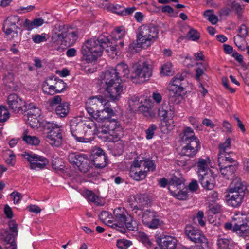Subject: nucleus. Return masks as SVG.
<instances>
[{
  "label": "nucleus",
  "mask_w": 249,
  "mask_h": 249,
  "mask_svg": "<svg viewBox=\"0 0 249 249\" xmlns=\"http://www.w3.org/2000/svg\"><path fill=\"white\" fill-rule=\"evenodd\" d=\"M155 212L147 210L142 214V222L143 224L149 228H157L159 225V220L155 218Z\"/></svg>",
  "instance_id": "22"
},
{
  "label": "nucleus",
  "mask_w": 249,
  "mask_h": 249,
  "mask_svg": "<svg viewBox=\"0 0 249 249\" xmlns=\"http://www.w3.org/2000/svg\"><path fill=\"white\" fill-rule=\"evenodd\" d=\"M200 64L202 65V67H198L196 71V78L197 80H199L200 79V77L204 74V71L206 70V68L207 67V64L206 63H200Z\"/></svg>",
  "instance_id": "58"
},
{
  "label": "nucleus",
  "mask_w": 249,
  "mask_h": 249,
  "mask_svg": "<svg viewBox=\"0 0 249 249\" xmlns=\"http://www.w3.org/2000/svg\"><path fill=\"white\" fill-rule=\"evenodd\" d=\"M196 165L197 166V172L198 176L209 171H212L209 169L207 161L205 159L199 158Z\"/></svg>",
  "instance_id": "31"
},
{
  "label": "nucleus",
  "mask_w": 249,
  "mask_h": 249,
  "mask_svg": "<svg viewBox=\"0 0 249 249\" xmlns=\"http://www.w3.org/2000/svg\"><path fill=\"white\" fill-rule=\"evenodd\" d=\"M40 114L41 110L38 107L34 108V109H32L28 112V120L32 121L33 117L38 118L40 116Z\"/></svg>",
  "instance_id": "50"
},
{
  "label": "nucleus",
  "mask_w": 249,
  "mask_h": 249,
  "mask_svg": "<svg viewBox=\"0 0 249 249\" xmlns=\"http://www.w3.org/2000/svg\"><path fill=\"white\" fill-rule=\"evenodd\" d=\"M184 80V77L181 74L178 73L173 77L172 85L169 89L171 101L180 103L183 98L181 92L184 88L182 86L181 81Z\"/></svg>",
  "instance_id": "10"
},
{
  "label": "nucleus",
  "mask_w": 249,
  "mask_h": 249,
  "mask_svg": "<svg viewBox=\"0 0 249 249\" xmlns=\"http://www.w3.org/2000/svg\"><path fill=\"white\" fill-rule=\"evenodd\" d=\"M111 10L112 12L116 13L119 15L122 16L124 7L120 5L116 4L112 5L111 7Z\"/></svg>",
  "instance_id": "64"
},
{
  "label": "nucleus",
  "mask_w": 249,
  "mask_h": 249,
  "mask_svg": "<svg viewBox=\"0 0 249 249\" xmlns=\"http://www.w3.org/2000/svg\"><path fill=\"white\" fill-rule=\"evenodd\" d=\"M70 128L71 135L80 142H89L92 140V138H86L84 136L88 133L84 129L82 121H78L76 118L71 120Z\"/></svg>",
  "instance_id": "11"
},
{
  "label": "nucleus",
  "mask_w": 249,
  "mask_h": 249,
  "mask_svg": "<svg viewBox=\"0 0 249 249\" xmlns=\"http://www.w3.org/2000/svg\"><path fill=\"white\" fill-rule=\"evenodd\" d=\"M27 132L25 131L22 137L23 140L27 144L32 145H37L40 143V140L36 136H32L27 134Z\"/></svg>",
  "instance_id": "40"
},
{
  "label": "nucleus",
  "mask_w": 249,
  "mask_h": 249,
  "mask_svg": "<svg viewBox=\"0 0 249 249\" xmlns=\"http://www.w3.org/2000/svg\"><path fill=\"white\" fill-rule=\"evenodd\" d=\"M107 93L108 97L113 101L118 100L123 91V86L120 82L101 88Z\"/></svg>",
  "instance_id": "20"
},
{
  "label": "nucleus",
  "mask_w": 249,
  "mask_h": 249,
  "mask_svg": "<svg viewBox=\"0 0 249 249\" xmlns=\"http://www.w3.org/2000/svg\"><path fill=\"white\" fill-rule=\"evenodd\" d=\"M239 34L238 35L240 37L245 38L248 35V28L245 24H242L239 30Z\"/></svg>",
  "instance_id": "62"
},
{
  "label": "nucleus",
  "mask_w": 249,
  "mask_h": 249,
  "mask_svg": "<svg viewBox=\"0 0 249 249\" xmlns=\"http://www.w3.org/2000/svg\"><path fill=\"white\" fill-rule=\"evenodd\" d=\"M66 29L65 25H58L53 30L51 39L53 43L57 45H64V34Z\"/></svg>",
  "instance_id": "23"
},
{
  "label": "nucleus",
  "mask_w": 249,
  "mask_h": 249,
  "mask_svg": "<svg viewBox=\"0 0 249 249\" xmlns=\"http://www.w3.org/2000/svg\"><path fill=\"white\" fill-rule=\"evenodd\" d=\"M161 74L163 76H171L174 74L173 65L170 62L164 63L161 67Z\"/></svg>",
  "instance_id": "39"
},
{
  "label": "nucleus",
  "mask_w": 249,
  "mask_h": 249,
  "mask_svg": "<svg viewBox=\"0 0 249 249\" xmlns=\"http://www.w3.org/2000/svg\"><path fill=\"white\" fill-rule=\"evenodd\" d=\"M10 196L13 197V201L15 204L18 203L22 197L21 194L18 192H12Z\"/></svg>",
  "instance_id": "63"
},
{
  "label": "nucleus",
  "mask_w": 249,
  "mask_h": 249,
  "mask_svg": "<svg viewBox=\"0 0 249 249\" xmlns=\"http://www.w3.org/2000/svg\"><path fill=\"white\" fill-rule=\"evenodd\" d=\"M92 161L97 168H103L107 164L108 157L104 151L99 148L96 147L92 151Z\"/></svg>",
  "instance_id": "17"
},
{
  "label": "nucleus",
  "mask_w": 249,
  "mask_h": 249,
  "mask_svg": "<svg viewBox=\"0 0 249 249\" xmlns=\"http://www.w3.org/2000/svg\"><path fill=\"white\" fill-rule=\"evenodd\" d=\"M216 176L213 171H209L204 174L200 175L198 177V180L205 190H212L215 185Z\"/></svg>",
  "instance_id": "19"
},
{
  "label": "nucleus",
  "mask_w": 249,
  "mask_h": 249,
  "mask_svg": "<svg viewBox=\"0 0 249 249\" xmlns=\"http://www.w3.org/2000/svg\"><path fill=\"white\" fill-rule=\"evenodd\" d=\"M19 21L20 18L18 16L11 15L8 17L3 22V32L7 36L12 35L13 37L18 36L17 29H19V27L16 24Z\"/></svg>",
  "instance_id": "14"
},
{
  "label": "nucleus",
  "mask_w": 249,
  "mask_h": 249,
  "mask_svg": "<svg viewBox=\"0 0 249 249\" xmlns=\"http://www.w3.org/2000/svg\"><path fill=\"white\" fill-rule=\"evenodd\" d=\"M66 29L64 34V45L71 46L73 45L77 38V31H74L71 27L65 25Z\"/></svg>",
  "instance_id": "26"
},
{
  "label": "nucleus",
  "mask_w": 249,
  "mask_h": 249,
  "mask_svg": "<svg viewBox=\"0 0 249 249\" xmlns=\"http://www.w3.org/2000/svg\"><path fill=\"white\" fill-rule=\"evenodd\" d=\"M108 103L106 97L102 95L92 96L86 102V109L88 114L95 120H102L104 117L100 114V111Z\"/></svg>",
  "instance_id": "5"
},
{
  "label": "nucleus",
  "mask_w": 249,
  "mask_h": 249,
  "mask_svg": "<svg viewBox=\"0 0 249 249\" xmlns=\"http://www.w3.org/2000/svg\"><path fill=\"white\" fill-rule=\"evenodd\" d=\"M46 34L43 33L41 35H35L32 36V39L35 43H40L42 42H45L47 40L46 38Z\"/></svg>",
  "instance_id": "57"
},
{
  "label": "nucleus",
  "mask_w": 249,
  "mask_h": 249,
  "mask_svg": "<svg viewBox=\"0 0 249 249\" xmlns=\"http://www.w3.org/2000/svg\"><path fill=\"white\" fill-rule=\"evenodd\" d=\"M231 9L232 10L236 12L238 15L239 18H242V14L244 9V6L241 5L235 1H233L231 4Z\"/></svg>",
  "instance_id": "48"
},
{
  "label": "nucleus",
  "mask_w": 249,
  "mask_h": 249,
  "mask_svg": "<svg viewBox=\"0 0 249 249\" xmlns=\"http://www.w3.org/2000/svg\"><path fill=\"white\" fill-rule=\"evenodd\" d=\"M159 29L153 24H144L140 26L137 32V39L129 46L128 51L135 53L142 48H146L158 38Z\"/></svg>",
  "instance_id": "2"
},
{
  "label": "nucleus",
  "mask_w": 249,
  "mask_h": 249,
  "mask_svg": "<svg viewBox=\"0 0 249 249\" xmlns=\"http://www.w3.org/2000/svg\"><path fill=\"white\" fill-rule=\"evenodd\" d=\"M168 101L167 102L164 101L158 110L159 116L163 118V119H166L168 117L173 118L174 116L175 112L174 104L179 103L171 101L170 94H168Z\"/></svg>",
  "instance_id": "18"
},
{
  "label": "nucleus",
  "mask_w": 249,
  "mask_h": 249,
  "mask_svg": "<svg viewBox=\"0 0 249 249\" xmlns=\"http://www.w3.org/2000/svg\"><path fill=\"white\" fill-rule=\"evenodd\" d=\"M66 84L55 75L48 77L42 85V90L44 93L53 95L60 93L65 90Z\"/></svg>",
  "instance_id": "8"
},
{
  "label": "nucleus",
  "mask_w": 249,
  "mask_h": 249,
  "mask_svg": "<svg viewBox=\"0 0 249 249\" xmlns=\"http://www.w3.org/2000/svg\"><path fill=\"white\" fill-rule=\"evenodd\" d=\"M117 43H113L108 36L104 34L87 40L81 50L84 59L88 63L92 62L100 57L104 50L107 53L117 55Z\"/></svg>",
  "instance_id": "1"
},
{
  "label": "nucleus",
  "mask_w": 249,
  "mask_h": 249,
  "mask_svg": "<svg viewBox=\"0 0 249 249\" xmlns=\"http://www.w3.org/2000/svg\"><path fill=\"white\" fill-rule=\"evenodd\" d=\"M62 98L59 95H56L50 99L48 101V103L50 107L53 108L55 106H57L60 104H62Z\"/></svg>",
  "instance_id": "51"
},
{
  "label": "nucleus",
  "mask_w": 249,
  "mask_h": 249,
  "mask_svg": "<svg viewBox=\"0 0 249 249\" xmlns=\"http://www.w3.org/2000/svg\"><path fill=\"white\" fill-rule=\"evenodd\" d=\"M134 71L130 76L132 79H138L140 82L148 80L152 75V69L147 61H139L133 66Z\"/></svg>",
  "instance_id": "9"
},
{
  "label": "nucleus",
  "mask_w": 249,
  "mask_h": 249,
  "mask_svg": "<svg viewBox=\"0 0 249 249\" xmlns=\"http://www.w3.org/2000/svg\"><path fill=\"white\" fill-rule=\"evenodd\" d=\"M230 241L226 238H219L217 240L218 249H230Z\"/></svg>",
  "instance_id": "47"
},
{
  "label": "nucleus",
  "mask_w": 249,
  "mask_h": 249,
  "mask_svg": "<svg viewBox=\"0 0 249 249\" xmlns=\"http://www.w3.org/2000/svg\"><path fill=\"white\" fill-rule=\"evenodd\" d=\"M186 145L182 148V155L190 158L195 157L200 148V142L191 141L184 143Z\"/></svg>",
  "instance_id": "21"
},
{
  "label": "nucleus",
  "mask_w": 249,
  "mask_h": 249,
  "mask_svg": "<svg viewBox=\"0 0 249 249\" xmlns=\"http://www.w3.org/2000/svg\"><path fill=\"white\" fill-rule=\"evenodd\" d=\"M199 231V229L191 225H188L185 228V235L191 241L192 240L193 237L196 235V232H198Z\"/></svg>",
  "instance_id": "41"
},
{
  "label": "nucleus",
  "mask_w": 249,
  "mask_h": 249,
  "mask_svg": "<svg viewBox=\"0 0 249 249\" xmlns=\"http://www.w3.org/2000/svg\"><path fill=\"white\" fill-rule=\"evenodd\" d=\"M137 109L140 112H142L145 116L152 117L153 116L152 109L144 105L139 106Z\"/></svg>",
  "instance_id": "53"
},
{
  "label": "nucleus",
  "mask_w": 249,
  "mask_h": 249,
  "mask_svg": "<svg viewBox=\"0 0 249 249\" xmlns=\"http://www.w3.org/2000/svg\"><path fill=\"white\" fill-rule=\"evenodd\" d=\"M186 37L189 40L196 41L200 38V34L197 30L191 29L187 33Z\"/></svg>",
  "instance_id": "45"
},
{
  "label": "nucleus",
  "mask_w": 249,
  "mask_h": 249,
  "mask_svg": "<svg viewBox=\"0 0 249 249\" xmlns=\"http://www.w3.org/2000/svg\"><path fill=\"white\" fill-rule=\"evenodd\" d=\"M113 70L116 72V74L119 80L122 77H127L129 73L128 66L124 63L118 64L115 68H113Z\"/></svg>",
  "instance_id": "27"
},
{
  "label": "nucleus",
  "mask_w": 249,
  "mask_h": 249,
  "mask_svg": "<svg viewBox=\"0 0 249 249\" xmlns=\"http://www.w3.org/2000/svg\"><path fill=\"white\" fill-rule=\"evenodd\" d=\"M84 196L89 200L93 202H97V200L99 199L98 196L90 190H87L85 192Z\"/></svg>",
  "instance_id": "52"
},
{
  "label": "nucleus",
  "mask_w": 249,
  "mask_h": 249,
  "mask_svg": "<svg viewBox=\"0 0 249 249\" xmlns=\"http://www.w3.org/2000/svg\"><path fill=\"white\" fill-rule=\"evenodd\" d=\"M7 103L9 108L15 113L26 112L25 101L17 94H11L8 96Z\"/></svg>",
  "instance_id": "15"
},
{
  "label": "nucleus",
  "mask_w": 249,
  "mask_h": 249,
  "mask_svg": "<svg viewBox=\"0 0 249 249\" xmlns=\"http://www.w3.org/2000/svg\"><path fill=\"white\" fill-rule=\"evenodd\" d=\"M218 163L220 170L221 169H227L230 168L231 166L237 165L236 164H231L224 160L223 159L218 158Z\"/></svg>",
  "instance_id": "59"
},
{
  "label": "nucleus",
  "mask_w": 249,
  "mask_h": 249,
  "mask_svg": "<svg viewBox=\"0 0 249 249\" xmlns=\"http://www.w3.org/2000/svg\"><path fill=\"white\" fill-rule=\"evenodd\" d=\"M232 154V153L227 152L223 154H218V158L223 159L224 160H225L230 163L236 164L237 165V162L230 154Z\"/></svg>",
  "instance_id": "49"
},
{
  "label": "nucleus",
  "mask_w": 249,
  "mask_h": 249,
  "mask_svg": "<svg viewBox=\"0 0 249 249\" xmlns=\"http://www.w3.org/2000/svg\"><path fill=\"white\" fill-rule=\"evenodd\" d=\"M10 117L8 109L4 106H0V122H6Z\"/></svg>",
  "instance_id": "43"
},
{
  "label": "nucleus",
  "mask_w": 249,
  "mask_h": 249,
  "mask_svg": "<svg viewBox=\"0 0 249 249\" xmlns=\"http://www.w3.org/2000/svg\"><path fill=\"white\" fill-rule=\"evenodd\" d=\"M185 188H182L181 189H178L177 191V194L174 196L176 197L179 200H185L188 197L187 189L185 190H183Z\"/></svg>",
  "instance_id": "56"
},
{
  "label": "nucleus",
  "mask_w": 249,
  "mask_h": 249,
  "mask_svg": "<svg viewBox=\"0 0 249 249\" xmlns=\"http://www.w3.org/2000/svg\"><path fill=\"white\" fill-rule=\"evenodd\" d=\"M183 135L181 140L183 143L191 141L199 142V139L195 136L193 130L190 127H185L183 130Z\"/></svg>",
  "instance_id": "28"
},
{
  "label": "nucleus",
  "mask_w": 249,
  "mask_h": 249,
  "mask_svg": "<svg viewBox=\"0 0 249 249\" xmlns=\"http://www.w3.org/2000/svg\"><path fill=\"white\" fill-rule=\"evenodd\" d=\"M100 114L104 117L103 119H107V121L111 120V117L116 116V112L110 107L107 106V104L101 109Z\"/></svg>",
  "instance_id": "37"
},
{
  "label": "nucleus",
  "mask_w": 249,
  "mask_h": 249,
  "mask_svg": "<svg viewBox=\"0 0 249 249\" xmlns=\"http://www.w3.org/2000/svg\"><path fill=\"white\" fill-rule=\"evenodd\" d=\"M162 119L164 121L165 125L168 130H171L174 128L175 124L172 118L168 117L166 119L162 118Z\"/></svg>",
  "instance_id": "60"
},
{
  "label": "nucleus",
  "mask_w": 249,
  "mask_h": 249,
  "mask_svg": "<svg viewBox=\"0 0 249 249\" xmlns=\"http://www.w3.org/2000/svg\"><path fill=\"white\" fill-rule=\"evenodd\" d=\"M157 242L163 249H175L177 246V240L170 236H165L162 238H157Z\"/></svg>",
  "instance_id": "24"
},
{
  "label": "nucleus",
  "mask_w": 249,
  "mask_h": 249,
  "mask_svg": "<svg viewBox=\"0 0 249 249\" xmlns=\"http://www.w3.org/2000/svg\"><path fill=\"white\" fill-rule=\"evenodd\" d=\"M157 127L154 124L149 125V127L145 131L146 138L147 139H151L153 138L155 131L157 130Z\"/></svg>",
  "instance_id": "54"
},
{
  "label": "nucleus",
  "mask_w": 249,
  "mask_h": 249,
  "mask_svg": "<svg viewBox=\"0 0 249 249\" xmlns=\"http://www.w3.org/2000/svg\"><path fill=\"white\" fill-rule=\"evenodd\" d=\"M43 23L44 20L40 18H35L32 21L27 18L25 20L23 25L26 30L31 31L41 26Z\"/></svg>",
  "instance_id": "29"
},
{
  "label": "nucleus",
  "mask_w": 249,
  "mask_h": 249,
  "mask_svg": "<svg viewBox=\"0 0 249 249\" xmlns=\"http://www.w3.org/2000/svg\"><path fill=\"white\" fill-rule=\"evenodd\" d=\"M44 131L47 134L46 141L51 145L58 147L62 142V130L58 124L45 122L43 124Z\"/></svg>",
  "instance_id": "7"
},
{
  "label": "nucleus",
  "mask_w": 249,
  "mask_h": 249,
  "mask_svg": "<svg viewBox=\"0 0 249 249\" xmlns=\"http://www.w3.org/2000/svg\"><path fill=\"white\" fill-rule=\"evenodd\" d=\"M248 189L243 184L240 178L233 179L229 186V194L227 196V201L233 207H238L242 203Z\"/></svg>",
  "instance_id": "3"
},
{
  "label": "nucleus",
  "mask_w": 249,
  "mask_h": 249,
  "mask_svg": "<svg viewBox=\"0 0 249 249\" xmlns=\"http://www.w3.org/2000/svg\"><path fill=\"white\" fill-rule=\"evenodd\" d=\"M82 124L84 130H85L86 128L89 129L90 135H100L101 134L98 133V129H99V127H98L97 126L96 124L93 121H82Z\"/></svg>",
  "instance_id": "33"
},
{
  "label": "nucleus",
  "mask_w": 249,
  "mask_h": 249,
  "mask_svg": "<svg viewBox=\"0 0 249 249\" xmlns=\"http://www.w3.org/2000/svg\"><path fill=\"white\" fill-rule=\"evenodd\" d=\"M85 154L70 153L68 157L69 161L72 164L76 165L78 168L80 164L83 161L82 159L84 158Z\"/></svg>",
  "instance_id": "34"
},
{
  "label": "nucleus",
  "mask_w": 249,
  "mask_h": 249,
  "mask_svg": "<svg viewBox=\"0 0 249 249\" xmlns=\"http://www.w3.org/2000/svg\"><path fill=\"white\" fill-rule=\"evenodd\" d=\"M70 105L68 102H63L57 106L55 111L57 115L61 118L65 117L69 113Z\"/></svg>",
  "instance_id": "30"
},
{
  "label": "nucleus",
  "mask_w": 249,
  "mask_h": 249,
  "mask_svg": "<svg viewBox=\"0 0 249 249\" xmlns=\"http://www.w3.org/2000/svg\"><path fill=\"white\" fill-rule=\"evenodd\" d=\"M22 156L30 163L29 167L32 170L43 169L49 162V160L45 157L35 154L25 152Z\"/></svg>",
  "instance_id": "12"
},
{
  "label": "nucleus",
  "mask_w": 249,
  "mask_h": 249,
  "mask_svg": "<svg viewBox=\"0 0 249 249\" xmlns=\"http://www.w3.org/2000/svg\"><path fill=\"white\" fill-rule=\"evenodd\" d=\"M98 133L109 135V142H117L124 135V132L120 124L115 119L107 121L99 126Z\"/></svg>",
  "instance_id": "6"
},
{
  "label": "nucleus",
  "mask_w": 249,
  "mask_h": 249,
  "mask_svg": "<svg viewBox=\"0 0 249 249\" xmlns=\"http://www.w3.org/2000/svg\"><path fill=\"white\" fill-rule=\"evenodd\" d=\"M184 184L182 178L173 176L169 183L168 190L173 196L176 195L178 189L184 188Z\"/></svg>",
  "instance_id": "25"
},
{
  "label": "nucleus",
  "mask_w": 249,
  "mask_h": 249,
  "mask_svg": "<svg viewBox=\"0 0 249 249\" xmlns=\"http://www.w3.org/2000/svg\"><path fill=\"white\" fill-rule=\"evenodd\" d=\"M134 198L135 201L139 204L138 206L142 207V208H143L144 207L149 205L150 204L149 199H148V196L145 195H137L134 197Z\"/></svg>",
  "instance_id": "38"
},
{
  "label": "nucleus",
  "mask_w": 249,
  "mask_h": 249,
  "mask_svg": "<svg viewBox=\"0 0 249 249\" xmlns=\"http://www.w3.org/2000/svg\"><path fill=\"white\" fill-rule=\"evenodd\" d=\"M231 147V139L227 138L225 142L219 145V152L218 154H223L227 153V150L229 149Z\"/></svg>",
  "instance_id": "46"
},
{
  "label": "nucleus",
  "mask_w": 249,
  "mask_h": 249,
  "mask_svg": "<svg viewBox=\"0 0 249 249\" xmlns=\"http://www.w3.org/2000/svg\"><path fill=\"white\" fill-rule=\"evenodd\" d=\"M233 231L240 237L245 238L249 235V215H242L234 218Z\"/></svg>",
  "instance_id": "13"
},
{
  "label": "nucleus",
  "mask_w": 249,
  "mask_h": 249,
  "mask_svg": "<svg viewBox=\"0 0 249 249\" xmlns=\"http://www.w3.org/2000/svg\"><path fill=\"white\" fill-rule=\"evenodd\" d=\"M82 160L83 161L80 164L78 169L81 172L86 173L89 170L90 167V162L86 155H85L84 158L82 159Z\"/></svg>",
  "instance_id": "42"
},
{
  "label": "nucleus",
  "mask_w": 249,
  "mask_h": 249,
  "mask_svg": "<svg viewBox=\"0 0 249 249\" xmlns=\"http://www.w3.org/2000/svg\"><path fill=\"white\" fill-rule=\"evenodd\" d=\"M126 228L130 231H136L138 230V225L136 220L130 215L127 216L126 220L124 222Z\"/></svg>",
  "instance_id": "36"
},
{
  "label": "nucleus",
  "mask_w": 249,
  "mask_h": 249,
  "mask_svg": "<svg viewBox=\"0 0 249 249\" xmlns=\"http://www.w3.org/2000/svg\"><path fill=\"white\" fill-rule=\"evenodd\" d=\"M116 72L114 70H113V68L109 69L105 71L102 72L99 77L98 84L100 87L120 82Z\"/></svg>",
  "instance_id": "16"
},
{
  "label": "nucleus",
  "mask_w": 249,
  "mask_h": 249,
  "mask_svg": "<svg viewBox=\"0 0 249 249\" xmlns=\"http://www.w3.org/2000/svg\"><path fill=\"white\" fill-rule=\"evenodd\" d=\"M130 110L133 111H136L140 105L139 98L137 96L132 97L128 101Z\"/></svg>",
  "instance_id": "44"
},
{
  "label": "nucleus",
  "mask_w": 249,
  "mask_h": 249,
  "mask_svg": "<svg viewBox=\"0 0 249 249\" xmlns=\"http://www.w3.org/2000/svg\"><path fill=\"white\" fill-rule=\"evenodd\" d=\"M161 11L163 13L167 12L171 15L173 17H176L178 12H175L174 9L169 5H165L162 7Z\"/></svg>",
  "instance_id": "61"
},
{
  "label": "nucleus",
  "mask_w": 249,
  "mask_h": 249,
  "mask_svg": "<svg viewBox=\"0 0 249 249\" xmlns=\"http://www.w3.org/2000/svg\"><path fill=\"white\" fill-rule=\"evenodd\" d=\"M237 169V165L231 166L230 168L221 169V173L227 179H232L234 177V174Z\"/></svg>",
  "instance_id": "35"
},
{
  "label": "nucleus",
  "mask_w": 249,
  "mask_h": 249,
  "mask_svg": "<svg viewBox=\"0 0 249 249\" xmlns=\"http://www.w3.org/2000/svg\"><path fill=\"white\" fill-rule=\"evenodd\" d=\"M191 241L196 244H200L202 248L208 246V240L200 230L198 232H196V235L193 237Z\"/></svg>",
  "instance_id": "32"
},
{
  "label": "nucleus",
  "mask_w": 249,
  "mask_h": 249,
  "mask_svg": "<svg viewBox=\"0 0 249 249\" xmlns=\"http://www.w3.org/2000/svg\"><path fill=\"white\" fill-rule=\"evenodd\" d=\"M155 168L153 160L149 159L135 160L131 167L130 176L134 179L140 181L145 178L148 171H154Z\"/></svg>",
  "instance_id": "4"
},
{
  "label": "nucleus",
  "mask_w": 249,
  "mask_h": 249,
  "mask_svg": "<svg viewBox=\"0 0 249 249\" xmlns=\"http://www.w3.org/2000/svg\"><path fill=\"white\" fill-rule=\"evenodd\" d=\"M132 245L131 241L127 240H118L117 242V246L120 249H126L128 247Z\"/></svg>",
  "instance_id": "55"
}]
</instances>
